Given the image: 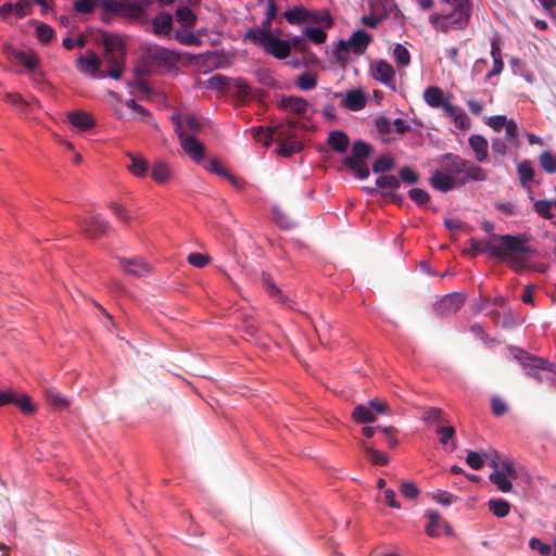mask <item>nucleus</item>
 Returning a JSON list of instances; mask_svg holds the SVG:
<instances>
[{"label": "nucleus", "instance_id": "obj_35", "mask_svg": "<svg viewBox=\"0 0 556 556\" xmlns=\"http://www.w3.org/2000/svg\"><path fill=\"white\" fill-rule=\"evenodd\" d=\"M151 176L156 182L165 184L170 178V169L166 163L156 161L152 165Z\"/></svg>", "mask_w": 556, "mask_h": 556}, {"label": "nucleus", "instance_id": "obj_23", "mask_svg": "<svg viewBox=\"0 0 556 556\" xmlns=\"http://www.w3.org/2000/svg\"><path fill=\"white\" fill-rule=\"evenodd\" d=\"M426 516L429 519L428 525L426 526V532L429 536H439L441 534V528H445L446 532H450V526L442 520L440 514L435 510H428Z\"/></svg>", "mask_w": 556, "mask_h": 556}, {"label": "nucleus", "instance_id": "obj_32", "mask_svg": "<svg viewBox=\"0 0 556 556\" xmlns=\"http://www.w3.org/2000/svg\"><path fill=\"white\" fill-rule=\"evenodd\" d=\"M352 417L358 424H371L376 421V416L370 407L362 404L354 407Z\"/></svg>", "mask_w": 556, "mask_h": 556}, {"label": "nucleus", "instance_id": "obj_39", "mask_svg": "<svg viewBox=\"0 0 556 556\" xmlns=\"http://www.w3.org/2000/svg\"><path fill=\"white\" fill-rule=\"evenodd\" d=\"M295 86L304 91L314 89L317 86V74L304 72L295 80Z\"/></svg>", "mask_w": 556, "mask_h": 556}, {"label": "nucleus", "instance_id": "obj_16", "mask_svg": "<svg viewBox=\"0 0 556 556\" xmlns=\"http://www.w3.org/2000/svg\"><path fill=\"white\" fill-rule=\"evenodd\" d=\"M283 17L289 24L300 25L306 22H317V12L308 11L303 7H295L283 13Z\"/></svg>", "mask_w": 556, "mask_h": 556}, {"label": "nucleus", "instance_id": "obj_8", "mask_svg": "<svg viewBox=\"0 0 556 556\" xmlns=\"http://www.w3.org/2000/svg\"><path fill=\"white\" fill-rule=\"evenodd\" d=\"M182 150L189 154L195 162H200L205 155L204 146L191 135H187L182 129L181 119L179 116L172 117Z\"/></svg>", "mask_w": 556, "mask_h": 556}, {"label": "nucleus", "instance_id": "obj_54", "mask_svg": "<svg viewBox=\"0 0 556 556\" xmlns=\"http://www.w3.org/2000/svg\"><path fill=\"white\" fill-rule=\"evenodd\" d=\"M408 197L419 206L427 204L430 200L429 193L420 188L410 189L408 191Z\"/></svg>", "mask_w": 556, "mask_h": 556}, {"label": "nucleus", "instance_id": "obj_55", "mask_svg": "<svg viewBox=\"0 0 556 556\" xmlns=\"http://www.w3.org/2000/svg\"><path fill=\"white\" fill-rule=\"evenodd\" d=\"M399 176L403 182L408 185H415L419 181V174L408 166L402 167L399 172Z\"/></svg>", "mask_w": 556, "mask_h": 556}, {"label": "nucleus", "instance_id": "obj_62", "mask_svg": "<svg viewBox=\"0 0 556 556\" xmlns=\"http://www.w3.org/2000/svg\"><path fill=\"white\" fill-rule=\"evenodd\" d=\"M452 118L455 126L462 130H466L470 127L469 117L462 109Z\"/></svg>", "mask_w": 556, "mask_h": 556}, {"label": "nucleus", "instance_id": "obj_14", "mask_svg": "<svg viewBox=\"0 0 556 556\" xmlns=\"http://www.w3.org/2000/svg\"><path fill=\"white\" fill-rule=\"evenodd\" d=\"M119 265L127 275L137 278L146 277L150 274L151 267L141 258H119Z\"/></svg>", "mask_w": 556, "mask_h": 556}, {"label": "nucleus", "instance_id": "obj_30", "mask_svg": "<svg viewBox=\"0 0 556 556\" xmlns=\"http://www.w3.org/2000/svg\"><path fill=\"white\" fill-rule=\"evenodd\" d=\"M127 155L131 161V164L128 165V169L131 174L137 177H144L149 168L148 161L139 154L128 153Z\"/></svg>", "mask_w": 556, "mask_h": 556}, {"label": "nucleus", "instance_id": "obj_28", "mask_svg": "<svg viewBox=\"0 0 556 556\" xmlns=\"http://www.w3.org/2000/svg\"><path fill=\"white\" fill-rule=\"evenodd\" d=\"M327 142L332 150L344 153L349 148L350 138L344 131L332 130L328 135Z\"/></svg>", "mask_w": 556, "mask_h": 556}, {"label": "nucleus", "instance_id": "obj_12", "mask_svg": "<svg viewBox=\"0 0 556 556\" xmlns=\"http://www.w3.org/2000/svg\"><path fill=\"white\" fill-rule=\"evenodd\" d=\"M102 64H105L108 66L106 70H104L105 77H111L115 80H118L122 78V74L125 67V61L126 56H123L122 53L115 54L109 52H103L102 55Z\"/></svg>", "mask_w": 556, "mask_h": 556}, {"label": "nucleus", "instance_id": "obj_46", "mask_svg": "<svg viewBox=\"0 0 556 556\" xmlns=\"http://www.w3.org/2000/svg\"><path fill=\"white\" fill-rule=\"evenodd\" d=\"M541 167L547 173V174H555L556 173V155L553 154L549 151H544L539 159Z\"/></svg>", "mask_w": 556, "mask_h": 556}, {"label": "nucleus", "instance_id": "obj_37", "mask_svg": "<svg viewBox=\"0 0 556 556\" xmlns=\"http://www.w3.org/2000/svg\"><path fill=\"white\" fill-rule=\"evenodd\" d=\"M393 59L397 65V67H407L410 64V53L409 51L401 43H395L392 50Z\"/></svg>", "mask_w": 556, "mask_h": 556}, {"label": "nucleus", "instance_id": "obj_51", "mask_svg": "<svg viewBox=\"0 0 556 556\" xmlns=\"http://www.w3.org/2000/svg\"><path fill=\"white\" fill-rule=\"evenodd\" d=\"M370 8V12H381L387 14L394 5L393 0H367Z\"/></svg>", "mask_w": 556, "mask_h": 556}, {"label": "nucleus", "instance_id": "obj_40", "mask_svg": "<svg viewBox=\"0 0 556 556\" xmlns=\"http://www.w3.org/2000/svg\"><path fill=\"white\" fill-rule=\"evenodd\" d=\"M485 179L486 174L484 169L468 161L467 169L465 170L464 177H462L460 180L466 182L467 180L484 181Z\"/></svg>", "mask_w": 556, "mask_h": 556}, {"label": "nucleus", "instance_id": "obj_52", "mask_svg": "<svg viewBox=\"0 0 556 556\" xmlns=\"http://www.w3.org/2000/svg\"><path fill=\"white\" fill-rule=\"evenodd\" d=\"M98 3L100 4V0H76L73 7L80 14H90Z\"/></svg>", "mask_w": 556, "mask_h": 556}, {"label": "nucleus", "instance_id": "obj_17", "mask_svg": "<svg viewBox=\"0 0 556 556\" xmlns=\"http://www.w3.org/2000/svg\"><path fill=\"white\" fill-rule=\"evenodd\" d=\"M467 166V160H464L459 155L453 153L445 154L442 161V168L454 177L464 174Z\"/></svg>", "mask_w": 556, "mask_h": 556}, {"label": "nucleus", "instance_id": "obj_18", "mask_svg": "<svg viewBox=\"0 0 556 556\" xmlns=\"http://www.w3.org/2000/svg\"><path fill=\"white\" fill-rule=\"evenodd\" d=\"M264 50L278 60H285L290 55L291 45L290 41L277 38L271 35L267 47Z\"/></svg>", "mask_w": 556, "mask_h": 556}, {"label": "nucleus", "instance_id": "obj_43", "mask_svg": "<svg viewBox=\"0 0 556 556\" xmlns=\"http://www.w3.org/2000/svg\"><path fill=\"white\" fill-rule=\"evenodd\" d=\"M376 186L381 190L389 189L390 191H394L400 188L401 182L394 175H382L376 179Z\"/></svg>", "mask_w": 556, "mask_h": 556}, {"label": "nucleus", "instance_id": "obj_10", "mask_svg": "<svg viewBox=\"0 0 556 556\" xmlns=\"http://www.w3.org/2000/svg\"><path fill=\"white\" fill-rule=\"evenodd\" d=\"M369 74L375 80L396 90L395 70L388 61L372 60L369 64Z\"/></svg>", "mask_w": 556, "mask_h": 556}, {"label": "nucleus", "instance_id": "obj_59", "mask_svg": "<svg viewBox=\"0 0 556 556\" xmlns=\"http://www.w3.org/2000/svg\"><path fill=\"white\" fill-rule=\"evenodd\" d=\"M14 5V13L18 18H22L31 12V1L30 0H20Z\"/></svg>", "mask_w": 556, "mask_h": 556}, {"label": "nucleus", "instance_id": "obj_58", "mask_svg": "<svg viewBox=\"0 0 556 556\" xmlns=\"http://www.w3.org/2000/svg\"><path fill=\"white\" fill-rule=\"evenodd\" d=\"M400 491L403 496H405L406 498H409V500L417 497L419 494V489L417 488V485L414 482H410V481L403 482L401 484Z\"/></svg>", "mask_w": 556, "mask_h": 556}, {"label": "nucleus", "instance_id": "obj_38", "mask_svg": "<svg viewBox=\"0 0 556 556\" xmlns=\"http://www.w3.org/2000/svg\"><path fill=\"white\" fill-rule=\"evenodd\" d=\"M362 446L366 454L369 456L370 462L374 463L375 465L384 466L389 463V457L386 453L376 450L372 445H370L367 442H363Z\"/></svg>", "mask_w": 556, "mask_h": 556}, {"label": "nucleus", "instance_id": "obj_60", "mask_svg": "<svg viewBox=\"0 0 556 556\" xmlns=\"http://www.w3.org/2000/svg\"><path fill=\"white\" fill-rule=\"evenodd\" d=\"M188 262L194 267L203 268L208 264L210 257L201 253H190L188 255Z\"/></svg>", "mask_w": 556, "mask_h": 556}, {"label": "nucleus", "instance_id": "obj_1", "mask_svg": "<svg viewBox=\"0 0 556 556\" xmlns=\"http://www.w3.org/2000/svg\"><path fill=\"white\" fill-rule=\"evenodd\" d=\"M501 244L493 245L489 240H477L471 238L469 240L473 255L478 253L489 252L491 256L508 262L509 266L516 270L525 268L528 260L521 255L533 253L534 250L526 245V239L511 235L500 237Z\"/></svg>", "mask_w": 556, "mask_h": 556}, {"label": "nucleus", "instance_id": "obj_21", "mask_svg": "<svg viewBox=\"0 0 556 556\" xmlns=\"http://www.w3.org/2000/svg\"><path fill=\"white\" fill-rule=\"evenodd\" d=\"M457 178L453 175L446 173L443 168L442 170H435L430 178L431 186L442 192L451 191L456 185Z\"/></svg>", "mask_w": 556, "mask_h": 556}, {"label": "nucleus", "instance_id": "obj_49", "mask_svg": "<svg viewBox=\"0 0 556 556\" xmlns=\"http://www.w3.org/2000/svg\"><path fill=\"white\" fill-rule=\"evenodd\" d=\"M304 35L314 43H324L327 39V34L321 27H306Z\"/></svg>", "mask_w": 556, "mask_h": 556}, {"label": "nucleus", "instance_id": "obj_15", "mask_svg": "<svg viewBox=\"0 0 556 556\" xmlns=\"http://www.w3.org/2000/svg\"><path fill=\"white\" fill-rule=\"evenodd\" d=\"M278 108L280 110L304 116L308 109V102L302 97L287 96L281 98Z\"/></svg>", "mask_w": 556, "mask_h": 556}, {"label": "nucleus", "instance_id": "obj_56", "mask_svg": "<svg viewBox=\"0 0 556 556\" xmlns=\"http://www.w3.org/2000/svg\"><path fill=\"white\" fill-rule=\"evenodd\" d=\"M387 16L381 12H371L370 15H365L362 17L361 22L363 25L368 26L370 28H377L379 23Z\"/></svg>", "mask_w": 556, "mask_h": 556}, {"label": "nucleus", "instance_id": "obj_22", "mask_svg": "<svg viewBox=\"0 0 556 556\" xmlns=\"http://www.w3.org/2000/svg\"><path fill=\"white\" fill-rule=\"evenodd\" d=\"M102 45L104 47V52L119 54L126 56L125 41L123 38L113 33L104 31L102 33Z\"/></svg>", "mask_w": 556, "mask_h": 556}, {"label": "nucleus", "instance_id": "obj_61", "mask_svg": "<svg viewBox=\"0 0 556 556\" xmlns=\"http://www.w3.org/2000/svg\"><path fill=\"white\" fill-rule=\"evenodd\" d=\"M508 119L505 115H494L486 119V125L495 131H501L507 124Z\"/></svg>", "mask_w": 556, "mask_h": 556}, {"label": "nucleus", "instance_id": "obj_26", "mask_svg": "<svg viewBox=\"0 0 556 556\" xmlns=\"http://www.w3.org/2000/svg\"><path fill=\"white\" fill-rule=\"evenodd\" d=\"M469 146L475 152L476 160L483 163L488 159L489 143L488 140L481 135H471L469 137Z\"/></svg>", "mask_w": 556, "mask_h": 556}, {"label": "nucleus", "instance_id": "obj_4", "mask_svg": "<svg viewBox=\"0 0 556 556\" xmlns=\"http://www.w3.org/2000/svg\"><path fill=\"white\" fill-rule=\"evenodd\" d=\"M142 60L144 67L139 70L141 74L166 73L176 67L179 55L164 47L151 46L143 52Z\"/></svg>", "mask_w": 556, "mask_h": 556}, {"label": "nucleus", "instance_id": "obj_57", "mask_svg": "<svg viewBox=\"0 0 556 556\" xmlns=\"http://www.w3.org/2000/svg\"><path fill=\"white\" fill-rule=\"evenodd\" d=\"M422 419L425 421H427V422H432V424H440L442 421H445L443 419V412H442V409L437 408V407L428 408L425 412V415H424Z\"/></svg>", "mask_w": 556, "mask_h": 556}, {"label": "nucleus", "instance_id": "obj_2", "mask_svg": "<svg viewBox=\"0 0 556 556\" xmlns=\"http://www.w3.org/2000/svg\"><path fill=\"white\" fill-rule=\"evenodd\" d=\"M513 356L520 363L526 372L536 381L556 383V371L547 359L531 355L521 349H514Z\"/></svg>", "mask_w": 556, "mask_h": 556}, {"label": "nucleus", "instance_id": "obj_3", "mask_svg": "<svg viewBox=\"0 0 556 556\" xmlns=\"http://www.w3.org/2000/svg\"><path fill=\"white\" fill-rule=\"evenodd\" d=\"M150 0H100L102 9L131 22H148Z\"/></svg>", "mask_w": 556, "mask_h": 556}, {"label": "nucleus", "instance_id": "obj_45", "mask_svg": "<svg viewBox=\"0 0 556 556\" xmlns=\"http://www.w3.org/2000/svg\"><path fill=\"white\" fill-rule=\"evenodd\" d=\"M394 167V160L390 155L379 156L372 164V172L376 174L386 173Z\"/></svg>", "mask_w": 556, "mask_h": 556}, {"label": "nucleus", "instance_id": "obj_48", "mask_svg": "<svg viewBox=\"0 0 556 556\" xmlns=\"http://www.w3.org/2000/svg\"><path fill=\"white\" fill-rule=\"evenodd\" d=\"M553 205L554 203L548 200H538L534 202V211L544 219H552L554 217Z\"/></svg>", "mask_w": 556, "mask_h": 556}, {"label": "nucleus", "instance_id": "obj_13", "mask_svg": "<svg viewBox=\"0 0 556 556\" xmlns=\"http://www.w3.org/2000/svg\"><path fill=\"white\" fill-rule=\"evenodd\" d=\"M81 228L90 238L103 236L110 228V224L99 214L90 216L80 223Z\"/></svg>", "mask_w": 556, "mask_h": 556}, {"label": "nucleus", "instance_id": "obj_50", "mask_svg": "<svg viewBox=\"0 0 556 556\" xmlns=\"http://www.w3.org/2000/svg\"><path fill=\"white\" fill-rule=\"evenodd\" d=\"M46 399L51 405H53L58 409H63L68 406L67 400L63 397L60 393H58L55 390H47Z\"/></svg>", "mask_w": 556, "mask_h": 556}, {"label": "nucleus", "instance_id": "obj_64", "mask_svg": "<svg viewBox=\"0 0 556 556\" xmlns=\"http://www.w3.org/2000/svg\"><path fill=\"white\" fill-rule=\"evenodd\" d=\"M529 546L532 549L539 551L543 556H547L552 553V547L548 544L543 543L540 539L532 538L529 542Z\"/></svg>", "mask_w": 556, "mask_h": 556}, {"label": "nucleus", "instance_id": "obj_7", "mask_svg": "<svg viewBox=\"0 0 556 556\" xmlns=\"http://www.w3.org/2000/svg\"><path fill=\"white\" fill-rule=\"evenodd\" d=\"M470 18L471 2H460L451 13L445 14V22H442L438 29L443 33H448L451 29L463 30L468 26Z\"/></svg>", "mask_w": 556, "mask_h": 556}, {"label": "nucleus", "instance_id": "obj_33", "mask_svg": "<svg viewBox=\"0 0 556 556\" xmlns=\"http://www.w3.org/2000/svg\"><path fill=\"white\" fill-rule=\"evenodd\" d=\"M13 56L18 64L25 66L29 71H34L39 63V60L34 52L14 51Z\"/></svg>", "mask_w": 556, "mask_h": 556}, {"label": "nucleus", "instance_id": "obj_34", "mask_svg": "<svg viewBox=\"0 0 556 556\" xmlns=\"http://www.w3.org/2000/svg\"><path fill=\"white\" fill-rule=\"evenodd\" d=\"M175 16L178 23H180L184 27H192L197 23L195 13L189 9L188 7H179L175 11Z\"/></svg>", "mask_w": 556, "mask_h": 556}, {"label": "nucleus", "instance_id": "obj_53", "mask_svg": "<svg viewBox=\"0 0 556 556\" xmlns=\"http://www.w3.org/2000/svg\"><path fill=\"white\" fill-rule=\"evenodd\" d=\"M36 35L39 41L48 43L53 38L54 30L48 24L38 23L36 27Z\"/></svg>", "mask_w": 556, "mask_h": 556}, {"label": "nucleus", "instance_id": "obj_41", "mask_svg": "<svg viewBox=\"0 0 556 556\" xmlns=\"http://www.w3.org/2000/svg\"><path fill=\"white\" fill-rule=\"evenodd\" d=\"M303 146L294 138L279 142L277 153L282 156H291L302 150Z\"/></svg>", "mask_w": 556, "mask_h": 556}, {"label": "nucleus", "instance_id": "obj_20", "mask_svg": "<svg viewBox=\"0 0 556 556\" xmlns=\"http://www.w3.org/2000/svg\"><path fill=\"white\" fill-rule=\"evenodd\" d=\"M152 33L156 36L169 37L173 29V16L168 12H160L152 21Z\"/></svg>", "mask_w": 556, "mask_h": 556}, {"label": "nucleus", "instance_id": "obj_44", "mask_svg": "<svg viewBox=\"0 0 556 556\" xmlns=\"http://www.w3.org/2000/svg\"><path fill=\"white\" fill-rule=\"evenodd\" d=\"M518 176L521 185L525 187L531 182L534 178V170L529 161H523L518 165Z\"/></svg>", "mask_w": 556, "mask_h": 556}, {"label": "nucleus", "instance_id": "obj_47", "mask_svg": "<svg viewBox=\"0 0 556 556\" xmlns=\"http://www.w3.org/2000/svg\"><path fill=\"white\" fill-rule=\"evenodd\" d=\"M262 280H263L264 288L266 289L268 294L271 298H275L276 300H278L279 302H283V296L281 294V291L276 286V283L274 282L273 278L269 275H267V274H263Z\"/></svg>", "mask_w": 556, "mask_h": 556}, {"label": "nucleus", "instance_id": "obj_25", "mask_svg": "<svg viewBox=\"0 0 556 556\" xmlns=\"http://www.w3.org/2000/svg\"><path fill=\"white\" fill-rule=\"evenodd\" d=\"M341 105L352 111H359L366 105L365 93L361 89L349 90Z\"/></svg>", "mask_w": 556, "mask_h": 556}, {"label": "nucleus", "instance_id": "obj_24", "mask_svg": "<svg viewBox=\"0 0 556 556\" xmlns=\"http://www.w3.org/2000/svg\"><path fill=\"white\" fill-rule=\"evenodd\" d=\"M70 123L80 130L91 129L96 125L94 118L84 111H72L67 114Z\"/></svg>", "mask_w": 556, "mask_h": 556}, {"label": "nucleus", "instance_id": "obj_19", "mask_svg": "<svg viewBox=\"0 0 556 556\" xmlns=\"http://www.w3.org/2000/svg\"><path fill=\"white\" fill-rule=\"evenodd\" d=\"M294 132L290 130V127L283 125V123L277 124L276 126L266 127V140L264 146L269 147L271 141L275 139L277 142L289 140L294 138Z\"/></svg>", "mask_w": 556, "mask_h": 556}, {"label": "nucleus", "instance_id": "obj_6", "mask_svg": "<svg viewBox=\"0 0 556 556\" xmlns=\"http://www.w3.org/2000/svg\"><path fill=\"white\" fill-rule=\"evenodd\" d=\"M374 148L363 140H355L352 146L351 155L342 160V164L353 172L359 179L369 177L370 172L366 160L372 154Z\"/></svg>", "mask_w": 556, "mask_h": 556}, {"label": "nucleus", "instance_id": "obj_42", "mask_svg": "<svg viewBox=\"0 0 556 556\" xmlns=\"http://www.w3.org/2000/svg\"><path fill=\"white\" fill-rule=\"evenodd\" d=\"M175 39L185 46H201L202 40L199 38V36L194 35L193 33L186 31L184 29H177L175 31Z\"/></svg>", "mask_w": 556, "mask_h": 556}, {"label": "nucleus", "instance_id": "obj_5", "mask_svg": "<svg viewBox=\"0 0 556 556\" xmlns=\"http://www.w3.org/2000/svg\"><path fill=\"white\" fill-rule=\"evenodd\" d=\"M372 41V36L363 29L352 33L348 40H339L332 53L336 60L344 65L350 59V51L356 55H362Z\"/></svg>", "mask_w": 556, "mask_h": 556}, {"label": "nucleus", "instance_id": "obj_31", "mask_svg": "<svg viewBox=\"0 0 556 556\" xmlns=\"http://www.w3.org/2000/svg\"><path fill=\"white\" fill-rule=\"evenodd\" d=\"M424 99L429 106L435 109L440 108L445 101L443 90L435 86L428 87L424 91Z\"/></svg>", "mask_w": 556, "mask_h": 556}, {"label": "nucleus", "instance_id": "obj_9", "mask_svg": "<svg viewBox=\"0 0 556 556\" xmlns=\"http://www.w3.org/2000/svg\"><path fill=\"white\" fill-rule=\"evenodd\" d=\"M101 58L93 51L87 50L76 59V70L91 78H104V71L101 70Z\"/></svg>", "mask_w": 556, "mask_h": 556}, {"label": "nucleus", "instance_id": "obj_29", "mask_svg": "<svg viewBox=\"0 0 556 556\" xmlns=\"http://www.w3.org/2000/svg\"><path fill=\"white\" fill-rule=\"evenodd\" d=\"M491 465L496 468L489 477L491 482H493L500 491L510 492L513 490L510 478L506 476V472L500 471L497 463L494 459L491 462Z\"/></svg>", "mask_w": 556, "mask_h": 556}, {"label": "nucleus", "instance_id": "obj_11", "mask_svg": "<svg viewBox=\"0 0 556 556\" xmlns=\"http://www.w3.org/2000/svg\"><path fill=\"white\" fill-rule=\"evenodd\" d=\"M465 301L466 295L462 292L448 293L440 300L435 309L441 316L452 315L463 307Z\"/></svg>", "mask_w": 556, "mask_h": 556}, {"label": "nucleus", "instance_id": "obj_36", "mask_svg": "<svg viewBox=\"0 0 556 556\" xmlns=\"http://www.w3.org/2000/svg\"><path fill=\"white\" fill-rule=\"evenodd\" d=\"M488 506L490 511L497 518H504L510 511L509 503L503 498L490 500Z\"/></svg>", "mask_w": 556, "mask_h": 556}, {"label": "nucleus", "instance_id": "obj_63", "mask_svg": "<svg viewBox=\"0 0 556 556\" xmlns=\"http://www.w3.org/2000/svg\"><path fill=\"white\" fill-rule=\"evenodd\" d=\"M370 409L378 414H390V406L387 402L380 399H372L368 402Z\"/></svg>", "mask_w": 556, "mask_h": 556}, {"label": "nucleus", "instance_id": "obj_27", "mask_svg": "<svg viewBox=\"0 0 556 556\" xmlns=\"http://www.w3.org/2000/svg\"><path fill=\"white\" fill-rule=\"evenodd\" d=\"M271 35L273 33L270 29H261L258 27H254L250 28L245 33L243 40H249L250 42L262 46L265 49Z\"/></svg>", "mask_w": 556, "mask_h": 556}]
</instances>
